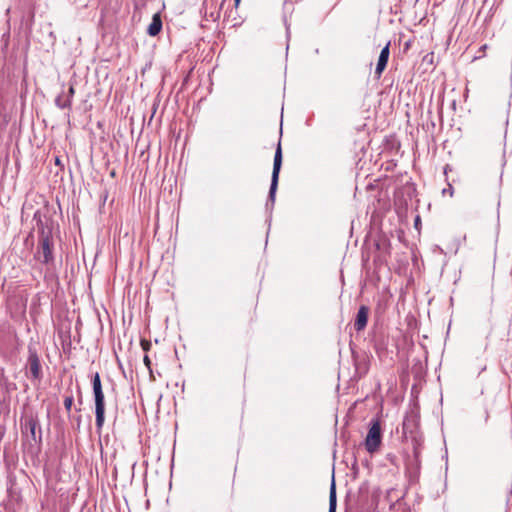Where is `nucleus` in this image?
Returning a JSON list of instances; mask_svg holds the SVG:
<instances>
[{
	"label": "nucleus",
	"instance_id": "obj_14",
	"mask_svg": "<svg viewBox=\"0 0 512 512\" xmlns=\"http://www.w3.org/2000/svg\"><path fill=\"white\" fill-rule=\"evenodd\" d=\"M141 346L143 350L148 351L151 347V342L147 340H141Z\"/></svg>",
	"mask_w": 512,
	"mask_h": 512
},
{
	"label": "nucleus",
	"instance_id": "obj_12",
	"mask_svg": "<svg viewBox=\"0 0 512 512\" xmlns=\"http://www.w3.org/2000/svg\"><path fill=\"white\" fill-rule=\"evenodd\" d=\"M73 401H74V397H73L72 393H70L69 395H66L64 398V407L68 413L71 411Z\"/></svg>",
	"mask_w": 512,
	"mask_h": 512
},
{
	"label": "nucleus",
	"instance_id": "obj_4",
	"mask_svg": "<svg viewBox=\"0 0 512 512\" xmlns=\"http://www.w3.org/2000/svg\"><path fill=\"white\" fill-rule=\"evenodd\" d=\"M52 242L49 234L42 231L35 258L41 263L48 264L53 261Z\"/></svg>",
	"mask_w": 512,
	"mask_h": 512
},
{
	"label": "nucleus",
	"instance_id": "obj_5",
	"mask_svg": "<svg viewBox=\"0 0 512 512\" xmlns=\"http://www.w3.org/2000/svg\"><path fill=\"white\" fill-rule=\"evenodd\" d=\"M27 368L33 380L41 379V364L37 352L35 350L29 349Z\"/></svg>",
	"mask_w": 512,
	"mask_h": 512
},
{
	"label": "nucleus",
	"instance_id": "obj_13",
	"mask_svg": "<svg viewBox=\"0 0 512 512\" xmlns=\"http://www.w3.org/2000/svg\"><path fill=\"white\" fill-rule=\"evenodd\" d=\"M75 94V89L74 87L71 85L68 89V93L66 95V99H70V104H72V99H73V96Z\"/></svg>",
	"mask_w": 512,
	"mask_h": 512
},
{
	"label": "nucleus",
	"instance_id": "obj_18",
	"mask_svg": "<svg viewBox=\"0 0 512 512\" xmlns=\"http://www.w3.org/2000/svg\"><path fill=\"white\" fill-rule=\"evenodd\" d=\"M77 426H78V427L80 426V418L78 419Z\"/></svg>",
	"mask_w": 512,
	"mask_h": 512
},
{
	"label": "nucleus",
	"instance_id": "obj_9",
	"mask_svg": "<svg viewBox=\"0 0 512 512\" xmlns=\"http://www.w3.org/2000/svg\"><path fill=\"white\" fill-rule=\"evenodd\" d=\"M162 29V21L159 15L155 14L148 26L147 32L150 36H156Z\"/></svg>",
	"mask_w": 512,
	"mask_h": 512
},
{
	"label": "nucleus",
	"instance_id": "obj_11",
	"mask_svg": "<svg viewBox=\"0 0 512 512\" xmlns=\"http://www.w3.org/2000/svg\"><path fill=\"white\" fill-rule=\"evenodd\" d=\"M55 104L60 109L70 108V99H66V95L64 93L58 95L55 99Z\"/></svg>",
	"mask_w": 512,
	"mask_h": 512
},
{
	"label": "nucleus",
	"instance_id": "obj_2",
	"mask_svg": "<svg viewBox=\"0 0 512 512\" xmlns=\"http://www.w3.org/2000/svg\"><path fill=\"white\" fill-rule=\"evenodd\" d=\"M382 442L381 425L379 420H373L365 439V447L369 453L376 452Z\"/></svg>",
	"mask_w": 512,
	"mask_h": 512
},
{
	"label": "nucleus",
	"instance_id": "obj_3",
	"mask_svg": "<svg viewBox=\"0 0 512 512\" xmlns=\"http://www.w3.org/2000/svg\"><path fill=\"white\" fill-rule=\"evenodd\" d=\"M281 165H282V150H281L280 143H278V146H277V149H276L275 155H274L271 185H270L269 196H268V198L272 202V204L275 201V195H276V190L278 187V180H279V173H280Z\"/></svg>",
	"mask_w": 512,
	"mask_h": 512
},
{
	"label": "nucleus",
	"instance_id": "obj_7",
	"mask_svg": "<svg viewBox=\"0 0 512 512\" xmlns=\"http://www.w3.org/2000/svg\"><path fill=\"white\" fill-rule=\"evenodd\" d=\"M369 308L367 306H360L354 322V328L360 332L365 329L368 322Z\"/></svg>",
	"mask_w": 512,
	"mask_h": 512
},
{
	"label": "nucleus",
	"instance_id": "obj_16",
	"mask_svg": "<svg viewBox=\"0 0 512 512\" xmlns=\"http://www.w3.org/2000/svg\"><path fill=\"white\" fill-rule=\"evenodd\" d=\"M39 433H40V435H39V440H38V441L40 442V441H41V439H42V436H41V430L39 431Z\"/></svg>",
	"mask_w": 512,
	"mask_h": 512
},
{
	"label": "nucleus",
	"instance_id": "obj_17",
	"mask_svg": "<svg viewBox=\"0 0 512 512\" xmlns=\"http://www.w3.org/2000/svg\"><path fill=\"white\" fill-rule=\"evenodd\" d=\"M240 0H235L236 6L239 4Z\"/></svg>",
	"mask_w": 512,
	"mask_h": 512
},
{
	"label": "nucleus",
	"instance_id": "obj_8",
	"mask_svg": "<svg viewBox=\"0 0 512 512\" xmlns=\"http://www.w3.org/2000/svg\"><path fill=\"white\" fill-rule=\"evenodd\" d=\"M38 426H39L38 420L35 417L31 416L25 420V424L22 427V429L25 430L26 432H28L34 441H37L36 429Z\"/></svg>",
	"mask_w": 512,
	"mask_h": 512
},
{
	"label": "nucleus",
	"instance_id": "obj_1",
	"mask_svg": "<svg viewBox=\"0 0 512 512\" xmlns=\"http://www.w3.org/2000/svg\"><path fill=\"white\" fill-rule=\"evenodd\" d=\"M92 387L95 402V425L100 433L105 422V397L98 372L92 378Z\"/></svg>",
	"mask_w": 512,
	"mask_h": 512
},
{
	"label": "nucleus",
	"instance_id": "obj_6",
	"mask_svg": "<svg viewBox=\"0 0 512 512\" xmlns=\"http://www.w3.org/2000/svg\"><path fill=\"white\" fill-rule=\"evenodd\" d=\"M389 47H390V42H388L385 45V47L382 48V50L380 52L378 62L376 65V69H375V75L377 78L381 77L383 71L385 70V68L387 66V63L389 60V55H390Z\"/></svg>",
	"mask_w": 512,
	"mask_h": 512
},
{
	"label": "nucleus",
	"instance_id": "obj_10",
	"mask_svg": "<svg viewBox=\"0 0 512 512\" xmlns=\"http://www.w3.org/2000/svg\"><path fill=\"white\" fill-rule=\"evenodd\" d=\"M337 498L334 477L332 478L330 491H329V512H336Z\"/></svg>",
	"mask_w": 512,
	"mask_h": 512
},
{
	"label": "nucleus",
	"instance_id": "obj_15",
	"mask_svg": "<svg viewBox=\"0 0 512 512\" xmlns=\"http://www.w3.org/2000/svg\"><path fill=\"white\" fill-rule=\"evenodd\" d=\"M143 361H144L145 365L149 368L151 365V361L147 355L144 356Z\"/></svg>",
	"mask_w": 512,
	"mask_h": 512
}]
</instances>
